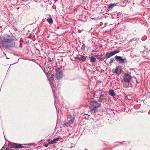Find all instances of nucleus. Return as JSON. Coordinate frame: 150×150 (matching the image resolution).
<instances>
[{
    "label": "nucleus",
    "mask_w": 150,
    "mask_h": 150,
    "mask_svg": "<svg viewBox=\"0 0 150 150\" xmlns=\"http://www.w3.org/2000/svg\"><path fill=\"white\" fill-rule=\"evenodd\" d=\"M107 96V94L105 93H104V94H103V96L102 97V99L103 100H105V98Z\"/></svg>",
    "instance_id": "4be33fe9"
},
{
    "label": "nucleus",
    "mask_w": 150,
    "mask_h": 150,
    "mask_svg": "<svg viewBox=\"0 0 150 150\" xmlns=\"http://www.w3.org/2000/svg\"><path fill=\"white\" fill-rule=\"evenodd\" d=\"M90 59L92 63H94L96 61V58L94 56H91Z\"/></svg>",
    "instance_id": "dca6fc26"
},
{
    "label": "nucleus",
    "mask_w": 150,
    "mask_h": 150,
    "mask_svg": "<svg viewBox=\"0 0 150 150\" xmlns=\"http://www.w3.org/2000/svg\"><path fill=\"white\" fill-rule=\"evenodd\" d=\"M116 5V4L115 3L114 4H110L108 6V8L109 9L110 8H113Z\"/></svg>",
    "instance_id": "f3484780"
},
{
    "label": "nucleus",
    "mask_w": 150,
    "mask_h": 150,
    "mask_svg": "<svg viewBox=\"0 0 150 150\" xmlns=\"http://www.w3.org/2000/svg\"><path fill=\"white\" fill-rule=\"evenodd\" d=\"M131 78V75L129 74H127L124 76L123 79L125 82L128 83L130 81Z\"/></svg>",
    "instance_id": "39448f33"
},
{
    "label": "nucleus",
    "mask_w": 150,
    "mask_h": 150,
    "mask_svg": "<svg viewBox=\"0 0 150 150\" xmlns=\"http://www.w3.org/2000/svg\"><path fill=\"white\" fill-rule=\"evenodd\" d=\"M136 39H135V38H132V39L131 40V41H134V40H136Z\"/></svg>",
    "instance_id": "c85d7f7f"
},
{
    "label": "nucleus",
    "mask_w": 150,
    "mask_h": 150,
    "mask_svg": "<svg viewBox=\"0 0 150 150\" xmlns=\"http://www.w3.org/2000/svg\"><path fill=\"white\" fill-rule=\"evenodd\" d=\"M85 47V45L84 44H83L82 45V48H83V47Z\"/></svg>",
    "instance_id": "2f4dec72"
},
{
    "label": "nucleus",
    "mask_w": 150,
    "mask_h": 150,
    "mask_svg": "<svg viewBox=\"0 0 150 150\" xmlns=\"http://www.w3.org/2000/svg\"><path fill=\"white\" fill-rule=\"evenodd\" d=\"M84 115H85V116H86V117H85L86 118H89V117L90 116V115H88L87 114H85Z\"/></svg>",
    "instance_id": "bb28decb"
},
{
    "label": "nucleus",
    "mask_w": 150,
    "mask_h": 150,
    "mask_svg": "<svg viewBox=\"0 0 150 150\" xmlns=\"http://www.w3.org/2000/svg\"><path fill=\"white\" fill-rule=\"evenodd\" d=\"M12 150V149H11V147L8 146L6 149V150Z\"/></svg>",
    "instance_id": "393cba45"
},
{
    "label": "nucleus",
    "mask_w": 150,
    "mask_h": 150,
    "mask_svg": "<svg viewBox=\"0 0 150 150\" xmlns=\"http://www.w3.org/2000/svg\"><path fill=\"white\" fill-rule=\"evenodd\" d=\"M32 145V144H28V145H29V146H30Z\"/></svg>",
    "instance_id": "473e14b6"
},
{
    "label": "nucleus",
    "mask_w": 150,
    "mask_h": 150,
    "mask_svg": "<svg viewBox=\"0 0 150 150\" xmlns=\"http://www.w3.org/2000/svg\"><path fill=\"white\" fill-rule=\"evenodd\" d=\"M90 110L92 113H96L98 111V109L97 108L94 106V105H91L90 107Z\"/></svg>",
    "instance_id": "0eeeda50"
},
{
    "label": "nucleus",
    "mask_w": 150,
    "mask_h": 150,
    "mask_svg": "<svg viewBox=\"0 0 150 150\" xmlns=\"http://www.w3.org/2000/svg\"><path fill=\"white\" fill-rule=\"evenodd\" d=\"M114 60V59L113 58H111L110 59V61L109 62V63L111 64L113 62Z\"/></svg>",
    "instance_id": "5701e85b"
},
{
    "label": "nucleus",
    "mask_w": 150,
    "mask_h": 150,
    "mask_svg": "<svg viewBox=\"0 0 150 150\" xmlns=\"http://www.w3.org/2000/svg\"><path fill=\"white\" fill-rule=\"evenodd\" d=\"M47 21L50 24H51L53 23V21L51 18H48Z\"/></svg>",
    "instance_id": "4468645a"
},
{
    "label": "nucleus",
    "mask_w": 150,
    "mask_h": 150,
    "mask_svg": "<svg viewBox=\"0 0 150 150\" xmlns=\"http://www.w3.org/2000/svg\"><path fill=\"white\" fill-rule=\"evenodd\" d=\"M107 59H106V60H105V61H104V62H105V61H106V60H107Z\"/></svg>",
    "instance_id": "e433bc0d"
},
{
    "label": "nucleus",
    "mask_w": 150,
    "mask_h": 150,
    "mask_svg": "<svg viewBox=\"0 0 150 150\" xmlns=\"http://www.w3.org/2000/svg\"><path fill=\"white\" fill-rule=\"evenodd\" d=\"M54 105L56 107L57 110V109H59V107L60 106L59 104V101L58 100L57 98L56 97L55 95H54Z\"/></svg>",
    "instance_id": "423d86ee"
},
{
    "label": "nucleus",
    "mask_w": 150,
    "mask_h": 150,
    "mask_svg": "<svg viewBox=\"0 0 150 150\" xmlns=\"http://www.w3.org/2000/svg\"><path fill=\"white\" fill-rule=\"evenodd\" d=\"M49 144H48V143L47 144H45V145H44V146H45V147H47L48 146V145Z\"/></svg>",
    "instance_id": "cd10ccee"
},
{
    "label": "nucleus",
    "mask_w": 150,
    "mask_h": 150,
    "mask_svg": "<svg viewBox=\"0 0 150 150\" xmlns=\"http://www.w3.org/2000/svg\"><path fill=\"white\" fill-rule=\"evenodd\" d=\"M24 145H27V144H24Z\"/></svg>",
    "instance_id": "4c0bfd02"
},
{
    "label": "nucleus",
    "mask_w": 150,
    "mask_h": 150,
    "mask_svg": "<svg viewBox=\"0 0 150 150\" xmlns=\"http://www.w3.org/2000/svg\"><path fill=\"white\" fill-rule=\"evenodd\" d=\"M75 59H78L79 61L80 59V55L77 57H75Z\"/></svg>",
    "instance_id": "a878e982"
},
{
    "label": "nucleus",
    "mask_w": 150,
    "mask_h": 150,
    "mask_svg": "<svg viewBox=\"0 0 150 150\" xmlns=\"http://www.w3.org/2000/svg\"><path fill=\"white\" fill-rule=\"evenodd\" d=\"M106 57H100V56L98 55V57L97 58V59L99 60V61H102L104 60L106 58Z\"/></svg>",
    "instance_id": "2eb2a0df"
},
{
    "label": "nucleus",
    "mask_w": 150,
    "mask_h": 150,
    "mask_svg": "<svg viewBox=\"0 0 150 150\" xmlns=\"http://www.w3.org/2000/svg\"><path fill=\"white\" fill-rule=\"evenodd\" d=\"M122 71V69L120 66H117L115 68L113 69L112 70V72L114 73H116L117 76L120 75Z\"/></svg>",
    "instance_id": "f03ea898"
},
{
    "label": "nucleus",
    "mask_w": 150,
    "mask_h": 150,
    "mask_svg": "<svg viewBox=\"0 0 150 150\" xmlns=\"http://www.w3.org/2000/svg\"><path fill=\"white\" fill-rule=\"evenodd\" d=\"M47 141L49 142L48 144H52L55 143L53 140V141L51 140L50 139H49L47 140Z\"/></svg>",
    "instance_id": "6ab92c4d"
},
{
    "label": "nucleus",
    "mask_w": 150,
    "mask_h": 150,
    "mask_svg": "<svg viewBox=\"0 0 150 150\" xmlns=\"http://www.w3.org/2000/svg\"><path fill=\"white\" fill-rule=\"evenodd\" d=\"M59 139V138H54V139L53 141H54V143H55L56 142V141H58Z\"/></svg>",
    "instance_id": "b1692460"
},
{
    "label": "nucleus",
    "mask_w": 150,
    "mask_h": 150,
    "mask_svg": "<svg viewBox=\"0 0 150 150\" xmlns=\"http://www.w3.org/2000/svg\"><path fill=\"white\" fill-rule=\"evenodd\" d=\"M109 92L110 95L112 96H115V94L114 91L112 90H111L109 91Z\"/></svg>",
    "instance_id": "ddd939ff"
},
{
    "label": "nucleus",
    "mask_w": 150,
    "mask_h": 150,
    "mask_svg": "<svg viewBox=\"0 0 150 150\" xmlns=\"http://www.w3.org/2000/svg\"><path fill=\"white\" fill-rule=\"evenodd\" d=\"M54 76V75L53 74H52L50 78L49 79V80L51 82V81H52L54 79L53 77Z\"/></svg>",
    "instance_id": "412c9836"
},
{
    "label": "nucleus",
    "mask_w": 150,
    "mask_h": 150,
    "mask_svg": "<svg viewBox=\"0 0 150 150\" xmlns=\"http://www.w3.org/2000/svg\"><path fill=\"white\" fill-rule=\"evenodd\" d=\"M93 105H94V106H95L96 107H100L101 106V104L100 103H98L96 101H94L92 103Z\"/></svg>",
    "instance_id": "9d476101"
},
{
    "label": "nucleus",
    "mask_w": 150,
    "mask_h": 150,
    "mask_svg": "<svg viewBox=\"0 0 150 150\" xmlns=\"http://www.w3.org/2000/svg\"><path fill=\"white\" fill-rule=\"evenodd\" d=\"M15 42L13 39L10 35H6L0 38V47L3 48L14 47Z\"/></svg>",
    "instance_id": "f257e3e1"
},
{
    "label": "nucleus",
    "mask_w": 150,
    "mask_h": 150,
    "mask_svg": "<svg viewBox=\"0 0 150 150\" xmlns=\"http://www.w3.org/2000/svg\"><path fill=\"white\" fill-rule=\"evenodd\" d=\"M115 58L117 62L122 64L126 63L127 62L126 59L125 58H122L121 56H116Z\"/></svg>",
    "instance_id": "7ed1b4c3"
},
{
    "label": "nucleus",
    "mask_w": 150,
    "mask_h": 150,
    "mask_svg": "<svg viewBox=\"0 0 150 150\" xmlns=\"http://www.w3.org/2000/svg\"><path fill=\"white\" fill-rule=\"evenodd\" d=\"M120 51V50L118 49H117L116 50L113 51L114 55L117 53H119Z\"/></svg>",
    "instance_id": "a211bd4d"
},
{
    "label": "nucleus",
    "mask_w": 150,
    "mask_h": 150,
    "mask_svg": "<svg viewBox=\"0 0 150 150\" xmlns=\"http://www.w3.org/2000/svg\"><path fill=\"white\" fill-rule=\"evenodd\" d=\"M104 93L105 92H104L100 93V99H102V97L103 96V94H104Z\"/></svg>",
    "instance_id": "aec40b11"
},
{
    "label": "nucleus",
    "mask_w": 150,
    "mask_h": 150,
    "mask_svg": "<svg viewBox=\"0 0 150 150\" xmlns=\"http://www.w3.org/2000/svg\"><path fill=\"white\" fill-rule=\"evenodd\" d=\"M51 88H52V91H53V93H54V89H53V87H51Z\"/></svg>",
    "instance_id": "7c9ffc66"
},
{
    "label": "nucleus",
    "mask_w": 150,
    "mask_h": 150,
    "mask_svg": "<svg viewBox=\"0 0 150 150\" xmlns=\"http://www.w3.org/2000/svg\"><path fill=\"white\" fill-rule=\"evenodd\" d=\"M13 146L15 148H25V146H22V144L16 143H13Z\"/></svg>",
    "instance_id": "6e6552de"
},
{
    "label": "nucleus",
    "mask_w": 150,
    "mask_h": 150,
    "mask_svg": "<svg viewBox=\"0 0 150 150\" xmlns=\"http://www.w3.org/2000/svg\"><path fill=\"white\" fill-rule=\"evenodd\" d=\"M75 118L74 117H73L72 119H71L68 122H67L66 123L70 125L73 124L74 122V120L75 119Z\"/></svg>",
    "instance_id": "f8f14e48"
},
{
    "label": "nucleus",
    "mask_w": 150,
    "mask_h": 150,
    "mask_svg": "<svg viewBox=\"0 0 150 150\" xmlns=\"http://www.w3.org/2000/svg\"><path fill=\"white\" fill-rule=\"evenodd\" d=\"M86 57L82 55H80V59H79L80 61H81L82 62H84L86 60Z\"/></svg>",
    "instance_id": "9b49d317"
},
{
    "label": "nucleus",
    "mask_w": 150,
    "mask_h": 150,
    "mask_svg": "<svg viewBox=\"0 0 150 150\" xmlns=\"http://www.w3.org/2000/svg\"><path fill=\"white\" fill-rule=\"evenodd\" d=\"M2 28L1 26H0V28Z\"/></svg>",
    "instance_id": "72a5a7b5"
},
{
    "label": "nucleus",
    "mask_w": 150,
    "mask_h": 150,
    "mask_svg": "<svg viewBox=\"0 0 150 150\" xmlns=\"http://www.w3.org/2000/svg\"><path fill=\"white\" fill-rule=\"evenodd\" d=\"M49 61L52 62H53V59L52 60H49Z\"/></svg>",
    "instance_id": "c756f323"
},
{
    "label": "nucleus",
    "mask_w": 150,
    "mask_h": 150,
    "mask_svg": "<svg viewBox=\"0 0 150 150\" xmlns=\"http://www.w3.org/2000/svg\"><path fill=\"white\" fill-rule=\"evenodd\" d=\"M20 47H21V44L20 45Z\"/></svg>",
    "instance_id": "f704fd0d"
},
{
    "label": "nucleus",
    "mask_w": 150,
    "mask_h": 150,
    "mask_svg": "<svg viewBox=\"0 0 150 150\" xmlns=\"http://www.w3.org/2000/svg\"><path fill=\"white\" fill-rule=\"evenodd\" d=\"M55 76L57 79L59 80L61 79L62 76V73L61 71L58 69L56 70Z\"/></svg>",
    "instance_id": "20e7f679"
},
{
    "label": "nucleus",
    "mask_w": 150,
    "mask_h": 150,
    "mask_svg": "<svg viewBox=\"0 0 150 150\" xmlns=\"http://www.w3.org/2000/svg\"><path fill=\"white\" fill-rule=\"evenodd\" d=\"M100 56H101V57H103V55L102 54V55H101Z\"/></svg>",
    "instance_id": "c9c22d12"
},
{
    "label": "nucleus",
    "mask_w": 150,
    "mask_h": 150,
    "mask_svg": "<svg viewBox=\"0 0 150 150\" xmlns=\"http://www.w3.org/2000/svg\"><path fill=\"white\" fill-rule=\"evenodd\" d=\"M114 55V54L113 51L110 52H108L106 53L105 56L106 57L109 58Z\"/></svg>",
    "instance_id": "1a4fd4ad"
}]
</instances>
